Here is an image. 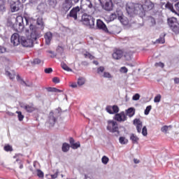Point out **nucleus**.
<instances>
[{"instance_id":"obj_11","label":"nucleus","mask_w":179,"mask_h":179,"mask_svg":"<svg viewBox=\"0 0 179 179\" xmlns=\"http://www.w3.org/2000/svg\"><path fill=\"white\" fill-rule=\"evenodd\" d=\"M115 120L118 121V122H124V121H127V115H125V112L117 113L115 115Z\"/></svg>"},{"instance_id":"obj_40","label":"nucleus","mask_w":179,"mask_h":179,"mask_svg":"<svg viewBox=\"0 0 179 179\" xmlns=\"http://www.w3.org/2000/svg\"><path fill=\"white\" fill-rule=\"evenodd\" d=\"M160 100H162V95L158 94L154 99L155 103H160Z\"/></svg>"},{"instance_id":"obj_39","label":"nucleus","mask_w":179,"mask_h":179,"mask_svg":"<svg viewBox=\"0 0 179 179\" xmlns=\"http://www.w3.org/2000/svg\"><path fill=\"white\" fill-rule=\"evenodd\" d=\"M36 172H37V176L38 177H39V178H43L44 177V173L41 170L38 169L36 170Z\"/></svg>"},{"instance_id":"obj_23","label":"nucleus","mask_w":179,"mask_h":179,"mask_svg":"<svg viewBox=\"0 0 179 179\" xmlns=\"http://www.w3.org/2000/svg\"><path fill=\"white\" fill-rule=\"evenodd\" d=\"M126 113L127 115H128V117H129L130 118L131 117H134L135 115V109L134 108H129L127 110H126Z\"/></svg>"},{"instance_id":"obj_52","label":"nucleus","mask_w":179,"mask_h":179,"mask_svg":"<svg viewBox=\"0 0 179 179\" xmlns=\"http://www.w3.org/2000/svg\"><path fill=\"white\" fill-rule=\"evenodd\" d=\"M120 72L122 73H127V72H128V69H127L125 66L121 67Z\"/></svg>"},{"instance_id":"obj_21","label":"nucleus","mask_w":179,"mask_h":179,"mask_svg":"<svg viewBox=\"0 0 179 179\" xmlns=\"http://www.w3.org/2000/svg\"><path fill=\"white\" fill-rule=\"evenodd\" d=\"M164 37H166V34H161L159 38L157 39L154 44H164V43H166Z\"/></svg>"},{"instance_id":"obj_35","label":"nucleus","mask_w":179,"mask_h":179,"mask_svg":"<svg viewBox=\"0 0 179 179\" xmlns=\"http://www.w3.org/2000/svg\"><path fill=\"white\" fill-rule=\"evenodd\" d=\"M71 148L74 150L78 149V148H80V142L78 141L76 143H74L73 144H72Z\"/></svg>"},{"instance_id":"obj_53","label":"nucleus","mask_w":179,"mask_h":179,"mask_svg":"<svg viewBox=\"0 0 179 179\" xmlns=\"http://www.w3.org/2000/svg\"><path fill=\"white\" fill-rule=\"evenodd\" d=\"M58 173H59L58 170H57L54 174H51L50 175L51 176V178H53V179L57 178L58 177Z\"/></svg>"},{"instance_id":"obj_45","label":"nucleus","mask_w":179,"mask_h":179,"mask_svg":"<svg viewBox=\"0 0 179 179\" xmlns=\"http://www.w3.org/2000/svg\"><path fill=\"white\" fill-rule=\"evenodd\" d=\"M142 135L143 136H148V129L146 128V126H144L142 129Z\"/></svg>"},{"instance_id":"obj_34","label":"nucleus","mask_w":179,"mask_h":179,"mask_svg":"<svg viewBox=\"0 0 179 179\" xmlns=\"http://www.w3.org/2000/svg\"><path fill=\"white\" fill-rule=\"evenodd\" d=\"M84 56L85 58H89L90 59H94V56L92 55V54H90V52H86L85 53H84Z\"/></svg>"},{"instance_id":"obj_47","label":"nucleus","mask_w":179,"mask_h":179,"mask_svg":"<svg viewBox=\"0 0 179 179\" xmlns=\"http://www.w3.org/2000/svg\"><path fill=\"white\" fill-rule=\"evenodd\" d=\"M169 128H171V126H164L162 127L161 131L162 132H167L169 131Z\"/></svg>"},{"instance_id":"obj_31","label":"nucleus","mask_w":179,"mask_h":179,"mask_svg":"<svg viewBox=\"0 0 179 179\" xmlns=\"http://www.w3.org/2000/svg\"><path fill=\"white\" fill-rule=\"evenodd\" d=\"M119 142L121 145H127L128 143V140L125 137H120Z\"/></svg>"},{"instance_id":"obj_33","label":"nucleus","mask_w":179,"mask_h":179,"mask_svg":"<svg viewBox=\"0 0 179 179\" xmlns=\"http://www.w3.org/2000/svg\"><path fill=\"white\" fill-rule=\"evenodd\" d=\"M48 3L50 6L55 8V6H57V0H48Z\"/></svg>"},{"instance_id":"obj_37","label":"nucleus","mask_w":179,"mask_h":179,"mask_svg":"<svg viewBox=\"0 0 179 179\" xmlns=\"http://www.w3.org/2000/svg\"><path fill=\"white\" fill-rule=\"evenodd\" d=\"M150 110H152V106H147L144 111L145 115H149V113H150Z\"/></svg>"},{"instance_id":"obj_1","label":"nucleus","mask_w":179,"mask_h":179,"mask_svg":"<svg viewBox=\"0 0 179 179\" xmlns=\"http://www.w3.org/2000/svg\"><path fill=\"white\" fill-rule=\"evenodd\" d=\"M27 33H30V38H27L24 36L20 37V44L22 47L31 48L33 47V41L37 40L38 36V29L36 27V25L30 24L29 29L26 31Z\"/></svg>"},{"instance_id":"obj_46","label":"nucleus","mask_w":179,"mask_h":179,"mask_svg":"<svg viewBox=\"0 0 179 179\" xmlns=\"http://www.w3.org/2000/svg\"><path fill=\"white\" fill-rule=\"evenodd\" d=\"M17 114H18V120L19 121H23V118H24V116L22 115V112L17 111Z\"/></svg>"},{"instance_id":"obj_18","label":"nucleus","mask_w":179,"mask_h":179,"mask_svg":"<svg viewBox=\"0 0 179 179\" xmlns=\"http://www.w3.org/2000/svg\"><path fill=\"white\" fill-rule=\"evenodd\" d=\"M134 124L136 125V129L138 134H141V132L142 131V127H143L142 121H141V120L139 119H134Z\"/></svg>"},{"instance_id":"obj_20","label":"nucleus","mask_w":179,"mask_h":179,"mask_svg":"<svg viewBox=\"0 0 179 179\" xmlns=\"http://www.w3.org/2000/svg\"><path fill=\"white\" fill-rule=\"evenodd\" d=\"M87 11L90 15H93L96 12V6H93L92 1L87 6Z\"/></svg>"},{"instance_id":"obj_27","label":"nucleus","mask_w":179,"mask_h":179,"mask_svg":"<svg viewBox=\"0 0 179 179\" xmlns=\"http://www.w3.org/2000/svg\"><path fill=\"white\" fill-rule=\"evenodd\" d=\"M92 20H92L88 21V24H87L86 25L88 27H90V29H94V23L96 22V19L92 17Z\"/></svg>"},{"instance_id":"obj_30","label":"nucleus","mask_w":179,"mask_h":179,"mask_svg":"<svg viewBox=\"0 0 179 179\" xmlns=\"http://www.w3.org/2000/svg\"><path fill=\"white\" fill-rule=\"evenodd\" d=\"M17 22L20 27H22V26L23 27V24H24L23 17H17Z\"/></svg>"},{"instance_id":"obj_19","label":"nucleus","mask_w":179,"mask_h":179,"mask_svg":"<svg viewBox=\"0 0 179 179\" xmlns=\"http://www.w3.org/2000/svg\"><path fill=\"white\" fill-rule=\"evenodd\" d=\"M21 108H24L27 113H33L34 111V107H33V104L27 105V104H21Z\"/></svg>"},{"instance_id":"obj_8","label":"nucleus","mask_w":179,"mask_h":179,"mask_svg":"<svg viewBox=\"0 0 179 179\" xmlns=\"http://www.w3.org/2000/svg\"><path fill=\"white\" fill-rule=\"evenodd\" d=\"M10 43L14 45V47L20 44V36H19V34L15 33L11 36Z\"/></svg>"},{"instance_id":"obj_64","label":"nucleus","mask_w":179,"mask_h":179,"mask_svg":"<svg viewBox=\"0 0 179 179\" xmlns=\"http://www.w3.org/2000/svg\"><path fill=\"white\" fill-rule=\"evenodd\" d=\"M174 82L176 85H178L179 83V78H174Z\"/></svg>"},{"instance_id":"obj_58","label":"nucleus","mask_w":179,"mask_h":179,"mask_svg":"<svg viewBox=\"0 0 179 179\" xmlns=\"http://www.w3.org/2000/svg\"><path fill=\"white\" fill-rule=\"evenodd\" d=\"M52 82L54 83H59V78H58V77H55L52 79Z\"/></svg>"},{"instance_id":"obj_25","label":"nucleus","mask_w":179,"mask_h":179,"mask_svg":"<svg viewBox=\"0 0 179 179\" xmlns=\"http://www.w3.org/2000/svg\"><path fill=\"white\" fill-rule=\"evenodd\" d=\"M85 83H86V78H85L84 77L78 78L77 81V85H78V86H83Z\"/></svg>"},{"instance_id":"obj_38","label":"nucleus","mask_w":179,"mask_h":179,"mask_svg":"<svg viewBox=\"0 0 179 179\" xmlns=\"http://www.w3.org/2000/svg\"><path fill=\"white\" fill-rule=\"evenodd\" d=\"M103 76L107 79H112L113 78V76L109 72H104Z\"/></svg>"},{"instance_id":"obj_57","label":"nucleus","mask_w":179,"mask_h":179,"mask_svg":"<svg viewBox=\"0 0 179 179\" xmlns=\"http://www.w3.org/2000/svg\"><path fill=\"white\" fill-rule=\"evenodd\" d=\"M52 72V68H48L45 69V73H51Z\"/></svg>"},{"instance_id":"obj_15","label":"nucleus","mask_w":179,"mask_h":179,"mask_svg":"<svg viewBox=\"0 0 179 179\" xmlns=\"http://www.w3.org/2000/svg\"><path fill=\"white\" fill-rule=\"evenodd\" d=\"M124 56V52L121 50H116L113 52L112 57L113 59H121Z\"/></svg>"},{"instance_id":"obj_54","label":"nucleus","mask_w":179,"mask_h":179,"mask_svg":"<svg viewBox=\"0 0 179 179\" xmlns=\"http://www.w3.org/2000/svg\"><path fill=\"white\" fill-rule=\"evenodd\" d=\"M48 92H52L53 93H56L57 88H55V87H48Z\"/></svg>"},{"instance_id":"obj_62","label":"nucleus","mask_w":179,"mask_h":179,"mask_svg":"<svg viewBox=\"0 0 179 179\" xmlns=\"http://www.w3.org/2000/svg\"><path fill=\"white\" fill-rule=\"evenodd\" d=\"M175 9L177 10V12H179V2L175 4Z\"/></svg>"},{"instance_id":"obj_29","label":"nucleus","mask_w":179,"mask_h":179,"mask_svg":"<svg viewBox=\"0 0 179 179\" xmlns=\"http://www.w3.org/2000/svg\"><path fill=\"white\" fill-rule=\"evenodd\" d=\"M61 66H62V69H64V71H66L67 72H72L71 69L69 68V66H68V65H66V64L62 62Z\"/></svg>"},{"instance_id":"obj_12","label":"nucleus","mask_w":179,"mask_h":179,"mask_svg":"<svg viewBox=\"0 0 179 179\" xmlns=\"http://www.w3.org/2000/svg\"><path fill=\"white\" fill-rule=\"evenodd\" d=\"M106 110L109 114H117V113H118L120 111V108H118V106H117L115 105H114L113 106H106Z\"/></svg>"},{"instance_id":"obj_26","label":"nucleus","mask_w":179,"mask_h":179,"mask_svg":"<svg viewBox=\"0 0 179 179\" xmlns=\"http://www.w3.org/2000/svg\"><path fill=\"white\" fill-rule=\"evenodd\" d=\"M36 24H38V26H40L42 30L44 29V22H43V18L38 17L37 19Z\"/></svg>"},{"instance_id":"obj_63","label":"nucleus","mask_w":179,"mask_h":179,"mask_svg":"<svg viewBox=\"0 0 179 179\" xmlns=\"http://www.w3.org/2000/svg\"><path fill=\"white\" fill-rule=\"evenodd\" d=\"M20 156H23L22 154H15L13 159H19Z\"/></svg>"},{"instance_id":"obj_36","label":"nucleus","mask_w":179,"mask_h":179,"mask_svg":"<svg viewBox=\"0 0 179 179\" xmlns=\"http://www.w3.org/2000/svg\"><path fill=\"white\" fill-rule=\"evenodd\" d=\"M110 159H108V157L107 156H103L101 158V162L103 163V164H107L109 162Z\"/></svg>"},{"instance_id":"obj_14","label":"nucleus","mask_w":179,"mask_h":179,"mask_svg":"<svg viewBox=\"0 0 179 179\" xmlns=\"http://www.w3.org/2000/svg\"><path fill=\"white\" fill-rule=\"evenodd\" d=\"M20 5H22V3L19 1H15V3H12L11 4H10L11 12H17L20 9Z\"/></svg>"},{"instance_id":"obj_60","label":"nucleus","mask_w":179,"mask_h":179,"mask_svg":"<svg viewBox=\"0 0 179 179\" xmlns=\"http://www.w3.org/2000/svg\"><path fill=\"white\" fill-rule=\"evenodd\" d=\"M69 142H70V145L71 146L72 145H73L75 143V140L73 139V138H70Z\"/></svg>"},{"instance_id":"obj_48","label":"nucleus","mask_w":179,"mask_h":179,"mask_svg":"<svg viewBox=\"0 0 179 179\" xmlns=\"http://www.w3.org/2000/svg\"><path fill=\"white\" fill-rule=\"evenodd\" d=\"M139 99H141V95H139V94H136L132 97V100H134L135 101L139 100Z\"/></svg>"},{"instance_id":"obj_56","label":"nucleus","mask_w":179,"mask_h":179,"mask_svg":"<svg viewBox=\"0 0 179 179\" xmlns=\"http://www.w3.org/2000/svg\"><path fill=\"white\" fill-rule=\"evenodd\" d=\"M3 52H6V48H3V46H0V54H3Z\"/></svg>"},{"instance_id":"obj_3","label":"nucleus","mask_w":179,"mask_h":179,"mask_svg":"<svg viewBox=\"0 0 179 179\" xmlns=\"http://www.w3.org/2000/svg\"><path fill=\"white\" fill-rule=\"evenodd\" d=\"M126 10L130 16H134V15H137L139 10V4H136L134 3H128L126 6Z\"/></svg>"},{"instance_id":"obj_16","label":"nucleus","mask_w":179,"mask_h":179,"mask_svg":"<svg viewBox=\"0 0 179 179\" xmlns=\"http://www.w3.org/2000/svg\"><path fill=\"white\" fill-rule=\"evenodd\" d=\"M116 16H117L118 20H120V22H121L122 23V24H124V25L128 24V21L124 20V17H122L123 16L122 11L117 10L116 12Z\"/></svg>"},{"instance_id":"obj_4","label":"nucleus","mask_w":179,"mask_h":179,"mask_svg":"<svg viewBox=\"0 0 179 179\" xmlns=\"http://www.w3.org/2000/svg\"><path fill=\"white\" fill-rule=\"evenodd\" d=\"M61 108H57L54 112H50L49 114L48 124L50 127H54L55 122H57V119L61 115L60 114Z\"/></svg>"},{"instance_id":"obj_22","label":"nucleus","mask_w":179,"mask_h":179,"mask_svg":"<svg viewBox=\"0 0 179 179\" xmlns=\"http://www.w3.org/2000/svg\"><path fill=\"white\" fill-rule=\"evenodd\" d=\"M166 9H169L173 13H175L176 15H178L177 10L174 9V7L173 6V3L170 2H167V3L165 5Z\"/></svg>"},{"instance_id":"obj_59","label":"nucleus","mask_w":179,"mask_h":179,"mask_svg":"<svg viewBox=\"0 0 179 179\" xmlns=\"http://www.w3.org/2000/svg\"><path fill=\"white\" fill-rule=\"evenodd\" d=\"M110 17V20H114L115 19H117V14L115 13L111 14Z\"/></svg>"},{"instance_id":"obj_50","label":"nucleus","mask_w":179,"mask_h":179,"mask_svg":"<svg viewBox=\"0 0 179 179\" xmlns=\"http://www.w3.org/2000/svg\"><path fill=\"white\" fill-rule=\"evenodd\" d=\"M33 64H34V65H38L40 64H41V60L40 59H34L33 61Z\"/></svg>"},{"instance_id":"obj_9","label":"nucleus","mask_w":179,"mask_h":179,"mask_svg":"<svg viewBox=\"0 0 179 179\" xmlns=\"http://www.w3.org/2000/svg\"><path fill=\"white\" fill-rule=\"evenodd\" d=\"M74 6L75 4L71 0H65L62 4V9L64 12H68Z\"/></svg>"},{"instance_id":"obj_43","label":"nucleus","mask_w":179,"mask_h":179,"mask_svg":"<svg viewBox=\"0 0 179 179\" xmlns=\"http://www.w3.org/2000/svg\"><path fill=\"white\" fill-rule=\"evenodd\" d=\"M155 66L159 67V68H164V63L162 62H156L155 64Z\"/></svg>"},{"instance_id":"obj_55","label":"nucleus","mask_w":179,"mask_h":179,"mask_svg":"<svg viewBox=\"0 0 179 179\" xmlns=\"http://www.w3.org/2000/svg\"><path fill=\"white\" fill-rule=\"evenodd\" d=\"M150 22L152 26H155V24H156V20H155L154 17H151L150 18Z\"/></svg>"},{"instance_id":"obj_28","label":"nucleus","mask_w":179,"mask_h":179,"mask_svg":"<svg viewBox=\"0 0 179 179\" xmlns=\"http://www.w3.org/2000/svg\"><path fill=\"white\" fill-rule=\"evenodd\" d=\"M69 148H71L69 144H68L66 143H63L62 147V152H69Z\"/></svg>"},{"instance_id":"obj_61","label":"nucleus","mask_w":179,"mask_h":179,"mask_svg":"<svg viewBox=\"0 0 179 179\" xmlns=\"http://www.w3.org/2000/svg\"><path fill=\"white\" fill-rule=\"evenodd\" d=\"M19 1V0H8V3L12 4V3H15V2Z\"/></svg>"},{"instance_id":"obj_2","label":"nucleus","mask_w":179,"mask_h":179,"mask_svg":"<svg viewBox=\"0 0 179 179\" xmlns=\"http://www.w3.org/2000/svg\"><path fill=\"white\" fill-rule=\"evenodd\" d=\"M107 130L112 134H114L115 136H120V130H118V124L114 120H108Z\"/></svg>"},{"instance_id":"obj_10","label":"nucleus","mask_w":179,"mask_h":179,"mask_svg":"<svg viewBox=\"0 0 179 179\" xmlns=\"http://www.w3.org/2000/svg\"><path fill=\"white\" fill-rule=\"evenodd\" d=\"M92 20L93 22V17L90 15H87L86 13H83L81 16V22L87 26V24H89V21Z\"/></svg>"},{"instance_id":"obj_51","label":"nucleus","mask_w":179,"mask_h":179,"mask_svg":"<svg viewBox=\"0 0 179 179\" xmlns=\"http://www.w3.org/2000/svg\"><path fill=\"white\" fill-rule=\"evenodd\" d=\"M104 66H100L97 69V73H103L104 72Z\"/></svg>"},{"instance_id":"obj_44","label":"nucleus","mask_w":179,"mask_h":179,"mask_svg":"<svg viewBox=\"0 0 179 179\" xmlns=\"http://www.w3.org/2000/svg\"><path fill=\"white\" fill-rule=\"evenodd\" d=\"M92 1L90 0H81V4L83 5V6H87V5L90 4V3H91Z\"/></svg>"},{"instance_id":"obj_5","label":"nucleus","mask_w":179,"mask_h":179,"mask_svg":"<svg viewBox=\"0 0 179 179\" xmlns=\"http://www.w3.org/2000/svg\"><path fill=\"white\" fill-rule=\"evenodd\" d=\"M168 23L173 33H176V34H178L179 24L178 22H177V20L176 18H169L168 19Z\"/></svg>"},{"instance_id":"obj_24","label":"nucleus","mask_w":179,"mask_h":179,"mask_svg":"<svg viewBox=\"0 0 179 179\" xmlns=\"http://www.w3.org/2000/svg\"><path fill=\"white\" fill-rule=\"evenodd\" d=\"M130 141H132V143H138L139 141V138L136 135L131 134L130 135Z\"/></svg>"},{"instance_id":"obj_41","label":"nucleus","mask_w":179,"mask_h":179,"mask_svg":"<svg viewBox=\"0 0 179 179\" xmlns=\"http://www.w3.org/2000/svg\"><path fill=\"white\" fill-rule=\"evenodd\" d=\"M4 150H6V152H13V148H12V146L7 145L4 146Z\"/></svg>"},{"instance_id":"obj_6","label":"nucleus","mask_w":179,"mask_h":179,"mask_svg":"<svg viewBox=\"0 0 179 179\" xmlns=\"http://www.w3.org/2000/svg\"><path fill=\"white\" fill-rule=\"evenodd\" d=\"M102 8L105 9V10H113V1L111 0H99Z\"/></svg>"},{"instance_id":"obj_42","label":"nucleus","mask_w":179,"mask_h":179,"mask_svg":"<svg viewBox=\"0 0 179 179\" xmlns=\"http://www.w3.org/2000/svg\"><path fill=\"white\" fill-rule=\"evenodd\" d=\"M15 162L17 163H18L19 169H23V162H22V161L20 159H19V158L16 159Z\"/></svg>"},{"instance_id":"obj_49","label":"nucleus","mask_w":179,"mask_h":179,"mask_svg":"<svg viewBox=\"0 0 179 179\" xmlns=\"http://www.w3.org/2000/svg\"><path fill=\"white\" fill-rule=\"evenodd\" d=\"M6 76H9L10 79L11 80L15 79V75H12L9 71H6Z\"/></svg>"},{"instance_id":"obj_13","label":"nucleus","mask_w":179,"mask_h":179,"mask_svg":"<svg viewBox=\"0 0 179 179\" xmlns=\"http://www.w3.org/2000/svg\"><path fill=\"white\" fill-rule=\"evenodd\" d=\"M96 27L99 30H103V31H105L106 33H108V29L107 28V26L101 20H96Z\"/></svg>"},{"instance_id":"obj_17","label":"nucleus","mask_w":179,"mask_h":179,"mask_svg":"<svg viewBox=\"0 0 179 179\" xmlns=\"http://www.w3.org/2000/svg\"><path fill=\"white\" fill-rule=\"evenodd\" d=\"M44 38L45 40V44L50 45L51 44V40H52V34L51 31L46 32L44 35Z\"/></svg>"},{"instance_id":"obj_32","label":"nucleus","mask_w":179,"mask_h":179,"mask_svg":"<svg viewBox=\"0 0 179 179\" xmlns=\"http://www.w3.org/2000/svg\"><path fill=\"white\" fill-rule=\"evenodd\" d=\"M124 57L126 61H131V59H132V55H131V53H129V52L124 53Z\"/></svg>"},{"instance_id":"obj_7","label":"nucleus","mask_w":179,"mask_h":179,"mask_svg":"<svg viewBox=\"0 0 179 179\" xmlns=\"http://www.w3.org/2000/svg\"><path fill=\"white\" fill-rule=\"evenodd\" d=\"M80 12H82V10H80V7H79V6H77L70 10V13L67 16H69L70 17H73L74 20H78V15H79Z\"/></svg>"}]
</instances>
